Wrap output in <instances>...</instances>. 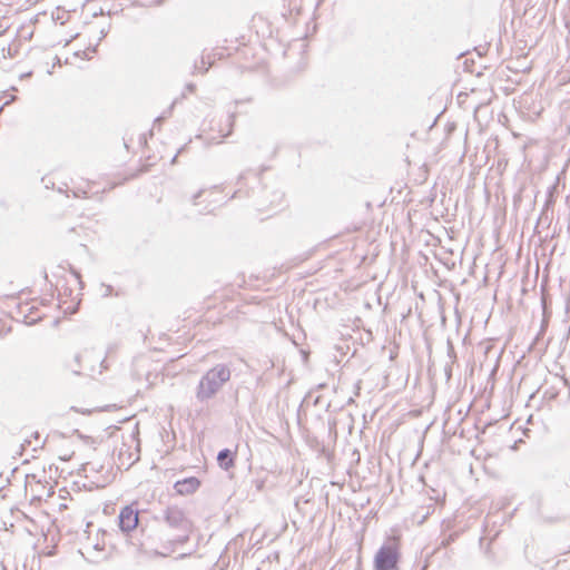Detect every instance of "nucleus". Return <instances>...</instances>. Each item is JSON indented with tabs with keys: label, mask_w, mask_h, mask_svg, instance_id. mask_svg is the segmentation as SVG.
Instances as JSON below:
<instances>
[{
	"label": "nucleus",
	"mask_w": 570,
	"mask_h": 570,
	"mask_svg": "<svg viewBox=\"0 0 570 570\" xmlns=\"http://www.w3.org/2000/svg\"><path fill=\"white\" fill-rule=\"evenodd\" d=\"M2 305L12 311V317L18 322L32 325L43 317V307L47 305L46 298H29L26 291H21L17 297H7L2 299Z\"/></svg>",
	"instance_id": "f257e3e1"
},
{
	"label": "nucleus",
	"mask_w": 570,
	"mask_h": 570,
	"mask_svg": "<svg viewBox=\"0 0 570 570\" xmlns=\"http://www.w3.org/2000/svg\"><path fill=\"white\" fill-rule=\"evenodd\" d=\"M49 282L56 286L58 295L61 297V303L66 306V309H71L79 302V283L80 276L72 269H68L62 266H56L52 268L50 276H46Z\"/></svg>",
	"instance_id": "f03ea898"
},
{
	"label": "nucleus",
	"mask_w": 570,
	"mask_h": 570,
	"mask_svg": "<svg viewBox=\"0 0 570 570\" xmlns=\"http://www.w3.org/2000/svg\"><path fill=\"white\" fill-rule=\"evenodd\" d=\"M401 534L387 537L384 546L380 548L374 559L375 570H395L400 557Z\"/></svg>",
	"instance_id": "7ed1b4c3"
},
{
	"label": "nucleus",
	"mask_w": 570,
	"mask_h": 570,
	"mask_svg": "<svg viewBox=\"0 0 570 570\" xmlns=\"http://www.w3.org/2000/svg\"><path fill=\"white\" fill-rule=\"evenodd\" d=\"M230 379V371L226 365L210 368L202 379L197 396L202 400L213 396Z\"/></svg>",
	"instance_id": "20e7f679"
},
{
	"label": "nucleus",
	"mask_w": 570,
	"mask_h": 570,
	"mask_svg": "<svg viewBox=\"0 0 570 570\" xmlns=\"http://www.w3.org/2000/svg\"><path fill=\"white\" fill-rule=\"evenodd\" d=\"M139 522V512L132 507H126L119 514V524L124 531H131L137 528Z\"/></svg>",
	"instance_id": "39448f33"
},
{
	"label": "nucleus",
	"mask_w": 570,
	"mask_h": 570,
	"mask_svg": "<svg viewBox=\"0 0 570 570\" xmlns=\"http://www.w3.org/2000/svg\"><path fill=\"white\" fill-rule=\"evenodd\" d=\"M202 482L195 476L186 478L175 483V490L180 495H189L195 493L200 487Z\"/></svg>",
	"instance_id": "423d86ee"
},
{
	"label": "nucleus",
	"mask_w": 570,
	"mask_h": 570,
	"mask_svg": "<svg viewBox=\"0 0 570 570\" xmlns=\"http://www.w3.org/2000/svg\"><path fill=\"white\" fill-rule=\"evenodd\" d=\"M3 308H6L2 305V301L0 302V336H4L9 334L12 331V322L16 321L14 317H12V309L10 311V314H7Z\"/></svg>",
	"instance_id": "0eeeda50"
},
{
	"label": "nucleus",
	"mask_w": 570,
	"mask_h": 570,
	"mask_svg": "<svg viewBox=\"0 0 570 570\" xmlns=\"http://www.w3.org/2000/svg\"><path fill=\"white\" fill-rule=\"evenodd\" d=\"M217 461L219 465L226 470L234 466V459L232 452L228 449H225L218 453Z\"/></svg>",
	"instance_id": "6e6552de"
},
{
	"label": "nucleus",
	"mask_w": 570,
	"mask_h": 570,
	"mask_svg": "<svg viewBox=\"0 0 570 570\" xmlns=\"http://www.w3.org/2000/svg\"><path fill=\"white\" fill-rule=\"evenodd\" d=\"M227 127H228V128H227V131H226V134H225L224 136H228V135L230 134V131H232L230 124H228V125H227Z\"/></svg>",
	"instance_id": "1a4fd4ad"
}]
</instances>
